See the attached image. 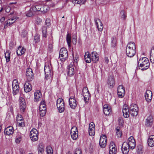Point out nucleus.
<instances>
[{
  "instance_id": "nucleus-1",
  "label": "nucleus",
  "mask_w": 154,
  "mask_h": 154,
  "mask_svg": "<svg viewBox=\"0 0 154 154\" xmlns=\"http://www.w3.org/2000/svg\"><path fill=\"white\" fill-rule=\"evenodd\" d=\"M127 56L130 57H133L136 53V46L133 42H130L128 44L126 50Z\"/></svg>"
},
{
  "instance_id": "nucleus-2",
  "label": "nucleus",
  "mask_w": 154,
  "mask_h": 154,
  "mask_svg": "<svg viewBox=\"0 0 154 154\" xmlns=\"http://www.w3.org/2000/svg\"><path fill=\"white\" fill-rule=\"evenodd\" d=\"M138 63H140V69L141 70H144L148 69L149 66V63L148 58L144 57L140 58Z\"/></svg>"
},
{
  "instance_id": "nucleus-3",
  "label": "nucleus",
  "mask_w": 154,
  "mask_h": 154,
  "mask_svg": "<svg viewBox=\"0 0 154 154\" xmlns=\"http://www.w3.org/2000/svg\"><path fill=\"white\" fill-rule=\"evenodd\" d=\"M59 57L62 62H64L68 58V53L65 48H61L60 51Z\"/></svg>"
},
{
  "instance_id": "nucleus-4",
  "label": "nucleus",
  "mask_w": 154,
  "mask_h": 154,
  "mask_svg": "<svg viewBox=\"0 0 154 154\" xmlns=\"http://www.w3.org/2000/svg\"><path fill=\"white\" fill-rule=\"evenodd\" d=\"M57 106L60 112H63L65 110V103L63 99L59 98L57 100Z\"/></svg>"
},
{
  "instance_id": "nucleus-5",
  "label": "nucleus",
  "mask_w": 154,
  "mask_h": 154,
  "mask_svg": "<svg viewBox=\"0 0 154 154\" xmlns=\"http://www.w3.org/2000/svg\"><path fill=\"white\" fill-rule=\"evenodd\" d=\"M129 110L130 114L132 116H135L137 115L138 108L136 104L133 103L131 104Z\"/></svg>"
},
{
  "instance_id": "nucleus-6",
  "label": "nucleus",
  "mask_w": 154,
  "mask_h": 154,
  "mask_svg": "<svg viewBox=\"0 0 154 154\" xmlns=\"http://www.w3.org/2000/svg\"><path fill=\"white\" fill-rule=\"evenodd\" d=\"M30 137L33 141L37 140L38 138V132L35 128H33L30 132Z\"/></svg>"
},
{
  "instance_id": "nucleus-7",
  "label": "nucleus",
  "mask_w": 154,
  "mask_h": 154,
  "mask_svg": "<svg viewBox=\"0 0 154 154\" xmlns=\"http://www.w3.org/2000/svg\"><path fill=\"white\" fill-rule=\"evenodd\" d=\"M76 66H74V65L72 64V63L67 66L66 72L68 76L71 77L73 75L75 72L74 67Z\"/></svg>"
},
{
  "instance_id": "nucleus-8",
  "label": "nucleus",
  "mask_w": 154,
  "mask_h": 154,
  "mask_svg": "<svg viewBox=\"0 0 154 154\" xmlns=\"http://www.w3.org/2000/svg\"><path fill=\"white\" fill-rule=\"evenodd\" d=\"M45 77L46 78L51 77L52 75L51 66L50 65H45L44 67Z\"/></svg>"
},
{
  "instance_id": "nucleus-9",
  "label": "nucleus",
  "mask_w": 154,
  "mask_h": 154,
  "mask_svg": "<svg viewBox=\"0 0 154 154\" xmlns=\"http://www.w3.org/2000/svg\"><path fill=\"white\" fill-rule=\"evenodd\" d=\"M42 39L41 41L42 45H46L47 44L46 38L47 36V27L43 26L42 28Z\"/></svg>"
},
{
  "instance_id": "nucleus-10",
  "label": "nucleus",
  "mask_w": 154,
  "mask_h": 154,
  "mask_svg": "<svg viewBox=\"0 0 154 154\" xmlns=\"http://www.w3.org/2000/svg\"><path fill=\"white\" fill-rule=\"evenodd\" d=\"M13 94L14 95L17 94L19 92V86L18 83L16 79L14 80L12 83Z\"/></svg>"
},
{
  "instance_id": "nucleus-11",
  "label": "nucleus",
  "mask_w": 154,
  "mask_h": 154,
  "mask_svg": "<svg viewBox=\"0 0 154 154\" xmlns=\"http://www.w3.org/2000/svg\"><path fill=\"white\" fill-rule=\"evenodd\" d=\"M69 105L70 107L72 109H75L77 103L75 98L73 96H71L69 98Z\"/></svg>"
},
{
  "instance_id": "nucleus-12",
  "label": "nucleus",
  "mask_w": 154,
  "mask_h": 154,
  "mask_svg": "<svg viewBox=\"0 0 154 154\" xmlns=\"http://www.w3.org/2000/svg\"><path fill=\"white\" fill-rule=\"evenodd\" d=\"M27 80L28 82L32 81L33 79V73L31 69L27 68L26 72Z\"/></svg>"
},
{
  "instance_id": "nucleus-13",
  "label": "nucleus",
  "mask_w": 154,
  "mask_h": 154,
  "mask_svg": "<svg viewBox=\"0 0 154 154\" xmlns=\"http://www.w3.org/2000/svg\"><path fill=\"white\" fill-rule=\"evenodd\" d=\"M70 134L73 140H76L77 139L78 136V132L76 127L74 126L71 128Z\"/></svg>"
},
{
  "instance_id": "nucleus-14",
  "label": "nucleus",
  "mask_w": 154,
  "mask_h": 154,
  "mask_svg": "<svg viewBox=\"0 0 154 154\" xmlns=\"http://www.w3.org/2000/svg\"><path fill=\"white\" fill-rule=\"evenodd\" d=\"M46 6H42L40 5H37L35 7H32V9H33L34 11H44V12H47L49 8L47 7L48 8H46Z\"/></svg>"
},
{
  "instance_id": "nucleus-15",
  "label": "nucleus",
  "mask_w": 154,
  "mask_h": 154,
  "mask_svg": "<svg viewBox=\"0 0 154 154\" xmlns=\"http://www.w3.org/2000/svg\"><path fill=\"white\" fill-rule=\"evenodd\" d=\"M128 144L130 149H134L136 146V143L134 137L132 136L129 137L128 138Z\"/></svg>"
},
{
  "instance_id": "nucleus-16",
  "label": "nucleus",
  "mask_w": 154,
  "mask_h": 154,
  "mask_svg": "<svg viewBox=\"0 0 154 154\" xmlns=\"http://www.w3.org/2000/svg\"><path fill=\"white\" fill-rule=\"evenodd\" d=\"M107 140L106 135L103 134L100 137L99 141V144L101 147L104 148L106 146Z\"/></svg>"
},
{
  "instance_id": "nucleus-17",
  "label": "nucleus",
  "mask_w": 154,
  "mask_h": 154,
  "mask_svg": "<svg viewBox=\"0 0 154 154\" xmlns=\"http://www.w3.org/2000/svg\"><path fill=\"white\" fill-rule=\"evenodd\" d=\"M118 95L120 98H122L125 95V90L122 85H119L118 88Z\"/></svg>"
},
{
  "instance_id": "nucleus-18",
  "label": "nucleus",
  "mask_w": 154,
  "mask_h": 154,
  "mask_svg": "<svg viewBox=\"0 0 154 154\" xmlns=\"http://www.w3.org/2000/svg\"><path fill=\"white\" fill-rule=\"evenodd\" d=\"M107 83L109 88H111L113 87L115 82L113 76L110 75L108 77Z\"/></svg>"
},
{
  "instance_id": "nucleus-19",
  "label": "nucleus",
  "mask_w": 154,
  "mask_h": 154,
  "mask_svg": "<svg viewBox=\"0 0 154 154\" xmlns=\"http://www.w3.org/2000/svg\"><path fill=\"white\" fill-rule=\"evenodd\" d=\"M122 112L123 113V116L125 118H127L129 117L130 111L128 109V107L127 105L125 104L124 105L123 109Z\"/></svg>"
},
{
  "instance_id": "nucleus-20",
  "label": "nucleus",
  "mask_w": 154,
  "mask_h": 154,
  "mask_svg": "<svg viewBox=\"0 0 154 154\" xmlns=\"http://www.w3.org/2000/svg\"><path fill=\"white\" fill-rule=\"evenodd\" d=\"M117 149L114 142H111L109 145V154H116Z\"/></svg>"
},
{
  "instance_id": "nucleus-21",
  "label": "nucleus",
  "mask_w": 154,
  "mask_h": 154,
  "mask_svg": "<svg viewBox=\"0 0 154 154\" xmlns=\"http://www.w3.org/2000/svg\"><path fill=\"white\" fill-rule=\"evenodd\" d=\"M122 151L123 154H128L130 149L129 148L128 143L124 142L122 146Z\"/></svg>"
},
{
  "instance_id": "nucleus-22",
  "label": "nucleus",
  "mask_w": 154,
  "mask_h": 154,
  "mask_svg": "<svg viewBox=\"0 0 154 154\" xmlns=\"http://www.w3.org/2000/svg\"><path fill=\"white\" fill-rule=\"evenodd\" d=\"M94 21L98 31H102L103 30V26L101 20L99 19H95Z\"/></svg>"
},
{
  "instance_id": "nucleus-23",
  "label": "nucleus",
  "mask_w": 154,
  "mask_h": 154,
  "mask_svg": "<svg viewBox=\"0 0 154 154\" xmlns=\"http://www.w3.org/2000/svg\"><path fill=\"white\" fill-rule=\"evenodd\" d=\"M91 61L92 60L94 63H95L98 60V55L96 52H92L91 54Z\"/></svg>"
},
{
  "instance_id": "nucleus-24",
  "label": "nucleus",
  "mask_w": 154,
  "mask_h": 154,
  "mask_svg": "<svg viewBox=\"0 0 154 154\" xmlns=\"http://www.w3.org/2000/svg\"><path fill=\"white\" fill-rule=\"evenodd\" d=\"M145 97L147 102H150L151 101L152 97V91L149 90H147L145 94Z\"/></svg>"
},
{
  "instance_id": "nucleus-25",
  "label": "nucleus",
  "mask_w": 154,
  "mask_h": 154,
  "mask_svg": "<svg viewBox=\"0 0 154 154\" xmlns=\"http://www.w3.org/2000/svg\"><path fill=\"white\" fill-rule=\"evenodd\" d=\"M14 131V129L13 127L10 126L7 127L5 129L4 131V133L5 134L10 135L12 134Z\"/></svg>"
},
{
  "instance_id": "nucleus-26",
  "label": "nucleus",
  "mask_w": 154,
  "mask_h": 154,
  "mask_svg": "<svg viewBox=\"0 0 154 154\" xmlns=\"http://www.w3.org/2000/svg\"><path fill=\"white\" fill-rule=\"evenodd\" d=\"M16 20V17H13L12 18L8 19L5 21L4 27L7 28L8 26H10L14 23Z\"/></svg>"
},
{
  "instance_id": "nucleus-27",
  "label": "nucleus",
  "mask_w": 154,
  "mask_h": 154,
  "mask_svg": "<svg viewBox=\"0 0 154 154\" xmlns=\"http://www.w3.org/2000/svg\"><path fill=\"white\" fill-rule=\"evenodd\" d=\"M29 82H26L24 86V91L26 93L29 92L32 90V86Z\"/></svg>"
},
{
  "instance_id": "nucleus-28",
  "label": "nucleus",
  "mask_w": 154,
  "mask_h": 154,
  "mask_svg": "<svg viewBox=\"0 0 154 154\" xmlns=\"http://www.w3.org/2000/svg\"><path fill=\"white\" fill-rule=\"evenodd\" d=\"M54 43L53 40V37L51 36H50L48 38V50L50 51H51V50L53 49V44Z\"/></svg>"
},
{
  "instance_id": "nucleus-29",
  "label": "nucleus",
  "mask_w": 154,
  "mask_h": 154,
  "mask_svg": "<svg viewBox=\"0 0 154 154\" xmlns=\"http://www.w3.org/2000/svg\"><path fill=\"white\" fill-rule=\"evenodd\" d=\"M148 145L150 147L154 146V135L150 136L148 140Z\"/></svg>"
},
{
  "instance_id": "nucleus-30",
  "label": "nucleus",
  "mask_w": 154,
  "mask_h": 154,
  "mask_svg": "<svg viewBox=\"0 0 154 154\" xmlns=\"http://www.w3.org/2000/svg\"><path fill=\"white\" fill-rule=\"evenodd\" d=\"M153 119L152 116H149L146 119V122L145 125L147 127L151 126L152 124Z\"/></svg>"
},
{
  "instance_id": "nucleus-31",
  "label": "nucleus",
  "mask_w": 154,
  "mask_h": 154,
  "mask_svg": "<svg viewBox=\"0 0 154 154\" xmlns=\"http://www.w3.org/2000/svg\"><path fill=\"white\" fill-rule=\"evenodd\" d=\"M42 97V94L40 91L37 90L34 94V98L36 101H38L39 99Z\"/></svg>"
},
{
  "instance_id": "nucleus-32",
  "label": "nucleus",
  "mask_w": 154,
  "mask_h": 154,
  "mask_svg": "<svg viewBox=\"0 0 154 154\" xmlns=\"http://www.w3.org/2000/svg\"><path fill=\"white\" fill-rule=\"evenodd\" d=\"M84 58L85 60L87 63H89L91 62V55H90L89 52L87 51L85 52L84 56Z\"/></svg>"
},
{
  "instance_id": "nucleus-33",
  "label": "nucleus",
  "mask_w": 154,
  "mask_h": 154,
  "mask_svg": "<svg viewBox=\"0 0 154 154\" xmlns=\"http://www.w3.org/2000/svg\"><path fill=\"white\" fill-rule=\"evenodd\" d=\"M25 51L26 49L23 47L20 46L17 51V53L18 55L20 56L24 54Z\"/></svg>"
},
{
  "instance_id": "nucleus-34",
  "label": "nucleus",
  "mask_w": 154,
  "mask_h": 154,
  "mask_svg": "<svg viewBox=\"0 0 154 154\" xmlns=\"http://www.w3.org/2000/svg\"><path fill=\"white\" fill-rule=\"evenodd\" d=\"M44 146L42 143H40L38 148V152L42 153L44 151Z\"/></svg>"
},
{
  "instance_id": "nucleus-35",
  "label": "nucleus",
  "mask_w": 154,
  "mask_h": 154,
  "mask_svg": "<svg viewBox=\"0 0 154 154\" xmlns=\"http://www.w3.org/2000/svg\"><path fill=\"white\" fill-rule=\"evenodd\" d=\"M150 60L151 62L154 63V47L151 49L150 53Z\"/></svg>"
},
{
  "instance_id": "nucleus-36",
  "label": "nucleus",
  "mask_w": 154,
  "mask_h": 154,
  "mask_svg": "<svg viewBox=\"0 0 154 154\" xmlns=\"http://www.w3.org/2000/svg\"><path fill=\"white\" fill-rule=\"evenodd\" d=\"M73 62L72 63L73 65L75 66H77V62L79 60V57L78 55L76 54L75 56L74 57L73 55Z\"/></svg>"
},
{
  "instance_id": "nucleus-37",
  "label": "nucleus",
  "mask_w": 154,
  "mask_h": 154,
  "mask_svg": "<svg viewBox=\"0 0 154 154\" xmlns=\"http://www.w3.org/2000/svg\"><path fill=\"white\" fill-rule=\"evenodd\" d=\"M66 40L69 47L71 46V34L68 33L66 37Z\"/></svg>"
},
{
  "instance_id": "nucleus-38",
  "label": "nucleus",
  "mask_w": 154,
  "mask_h": 154,
  "mask_svg": "<svg viewBox=\"0 0 154 154\" xmlns=\"http://www.w3.org/2000/svg\"><path fill=\"white\" fill-rule=\"evenodd\" d=\"M46 105L45 103V101L43 100H42L39 106V110H41L42 109H46Z\"/></svg>"
},
{
  "instance_id": "nucleus-39",
  "label": "nucleus",
  "mask_w": 154,
  "mask_h": 154,
  "mask_svg": "<svg viewBox=\"0 0 154 154\" xmlns=\"http://www.w3.org/2000/svg\"><path fill=\"white\" fill-rule=\"evenodd\" d=\"M22 140V136L20 133H18L16 137L15 140V142L17 143H19Z\"/></svg>"
},
{
  "instance_id": "nucleus-40",
  "label": "nucleus",
  "mask_w": 154,
  "mask_h": 154,
  "mask_svg": "<svg viewBox=\"0 0 154 154\" xmlns=\"http://www.w3.org/2000/svg\"><path fill=\"white\" fill-rule=\"evenodd\" d=\"M46 151L47 154H53V149L50 146H48L46 147Z\"/></svg>"
},
{
  "instance_id": "nucleus-41",
  "label": "nucleus",
  "mask_w": 154,
  "mask_h": 154,
  "mask_svg": "<svg viewBox=\"0 0 154 154\" xmlns=\"http://www.w3.org/2000/svg\"><path fill=\"white\" fill-rule=\"evenodd\" d=\"M142 146L141 145H138L137 147V151L138 154H142Z\"/></svg>"
},
{
  "instance_id": "nucleus-42",
  "label": "nucleus",
  "mask_w": 154,
  "mask_h": 154,
  "mask_svg": "<svg viewBox=\"0 0 154 154\" xmlns=\"http://www.w3.org/2000/svg\"><path fill=\"white\" fill-rule=\"evenodd\" d=\"M111 45L112 46L115 47L116 46L117 44V40L116 37L113 36L112 38Z\"/></svg>"
},
{
  "instance_id": "nucleus-43",
  "label": "nucleus",
  "mask_w": 154,
  "mask_h": 154,
  "mask_svg": "<svg viewBox=\"0 0 154 154\" xmlns=\"http://www.w3.org/2000/svg\"><path fill=\"white\" fill-rule=\"evenodd\" d=\"M20 108L21 112L23 113L24 112L25 108L26 107V104H23V103H20Z\"/></svg>"
},
{
  "instance_id": "nucleus-44",
  "label": "nucleus",
  "mask_w": 154,
  "mask_h": 154,
  "mask_svg": "<svg viewBox=\"0 0 154 154\" xmlns=\"http://www.w3.org/2000/svg\"><path fill=\"white\" fill-rule=\"evenodd\" d=\"M84 98V100L85 102H86L89 100L90 97V93H87V94L83 95Z\"/></svg>"
},
{
  "instance_id": "nucleus-45",
  "label": "nucleus",
  "mask_w": 154,
  "mask_h": 154,
  "mask_svg": "<svg viewBox=\"0 0 154 154\" xmlns=\"http://www.w3.org/2000/svg\"><path fill=\"white\" fill-rule=\"evenodd\" d=\"M34 10L32 8H31L28 12L26 14V16L28 17H31L34 14L33 13Z\"/></svg>"
},
{
  "instance_id": "nucleus-46",
  "label": "nucleus",
  "mask_w": 154,
  "mask_h": 154,
  "mask_svg": "<svg viewBox=\"0 0 154 154\" xmlns=\"http://www.w3.org/2000/svg\"><path fill=\"white\" fill-rule=\"evenodd\" d=\"M72 41L73 44L75 45L77 42V36L76 34H74L72 36Z\"/></svg>"
},
{
  "instance_id": "nucleus-47",
  "label": "nucleus",
  "mask_w": 154,
  "mask_h": 154,
  "mask_svg": "<svg viewBox=\"0 0 154 154\" xmlns=\"http://www.w3.org/2000/svg\"><path fill=\"white\" fill-rule=\"evenodd\" d=\"M116 134L119 137H121L122 136V133L120 131L119 128H117L116 129Z\"/></svg>"
},
{
  "instance_id": "nucleus-48",
  "label": "nucleus",
  "mask_w": 154,
  "mask_h": 154,
  "mask_svg": "<svg viewBox=\"0 0 154 154\" xmlns=\"http://www.w3.org/2000/svg\"><path fill=\"white\" fill-rule=\"evenodd\" d=\"M103 111L105 115H109L110 112H111V109L109 108L106 109H104Z\"/></svg>"
},
{
  "instance_id": "nucleus-49",
  "label": "nucleus",
  "mask_w": 154,
  "mask_h": 154,
  "mask_svg": "<svg viewBox=\"0 0 154 154\" xmlns=\"http://www.w3.org/2000/svg\"><path fill=\"white\" fill-rule=\"evenodd\" d=\"M34 40L35 43H37L40 40V36L39 35L36 34L34 36Z\"/></svg>"
},
{
  "instance_id": "nucleus-50",
  "label": "nucleus",
  "mask_w": 154,
  "mask_h": 154,
  "mask_svg": "<svg viewBox=\"0 0 154 154\" xmlns=\"http://www.w3.org/2000/svg\"><path fill=\"white\" fill-rule=\"evenodd\" d=\"M95 128H93V129H90L89 130V134L91 136H94L95 134Z\"/></svg>"
},
{
  "instance_id": "nucleus-51",
  "label": "nucleus",
  "mask_w": 154,
  "mask_h": 154,
  "mask_svg": "<svg viewBox=\"0 0 154 154\" xmlns=\"http://www.w3.org/2000/svg\"><path fill=\"white\" fill-rule=\"evenodd\" d=\"M120 15L122 18L125 19L126 17V15L124 11L122 10L120 12Z\"/></svg>"
},
{
  "instance_id": "nucleus-52",
  "label": "nucleus",
  "mask_w": 154,
  "mask_h": 154,
  "mask_svg": "<svg viewBox=\"0 0 154 154\" xmlns=\"http://www.w3.org/2000/svg\"><path fill=\"white\" fill-rule=\"evenodd\" d=\"M40 112V114L41 116H44L46 112V109H42L41 110H39Z\"/></svg>"
},
{
  "instance_id": "nucleus-53",
  "label": "nucleus",
  "mask_w": 154,
  "mask_h": 154,
  "mask_svg": "<svg viewBox=\"0 0 154 154\" xmlns=\"http://www.w3.org/2000/svg\"><path fill=\"white\" fill-rule=\"evenodd\" d=\"M83 94H87V93H89L88 88L86 87H84L82 89Z\"/></svg>"
},
{
  "instance_id": "nucleus-54",
  "label": "nucleus",
  "mask_w": 154,
  "mask_h": 154,
  "mask_svg": "<svg viewBox=\"0 0 154 154\" xmlns=\"http://www.w3.org/2000/svg\"><path fill=\"white\" fill-rule=\"evenodd\" d=\"M20 104V103H23V104H26L25 99L22 97H20L19 100Z\"/></svg>"
},
{
  "instance_id": "nucleus-55",
  "label": "nucleus",
  "mask_w": 154,
  "mask_h": 154,
  "mask_svg": "<svg viewBox=\"0 0 154 154\" xmlns=\"http://www.w3.org/2000/svg\"><path fill=\"white\" fill-rule=\"evenodd\" d=\"M51 20L47 18L45 21V25L46 26H48L51 25Z\"/></svg>"
},
{
  "instance_id": "nucleus-56",
  "label": "nucleus",
  "mask_w": 154,
  "mask_h": 154,
  "mask_svg": "<svg viewBox=\"0 0 154 154\" xmlns=\"http://www.w3.org/2000/svg\"><path fill=\"white\" fill-rule=\"evenodd\" d=\"M20 126L24 127L25 126V124L23 120L21 119L18 123Z\"/></svg>"
},
{
  "instance_id": "nucleus-57",
  "label": "nucleus",
  "mask_w": 154,
  "mask_h": 154,
  "mask_svg": "<svg viewBox=\"0 0 154 154\" xmlns=\"http://www.w3.org/2000/svg\"><path fill=\"white\" fill-rule=\"evenodd\" d=\"M74 154H82V152L80 149H76L75 150Z\"/></svg>"
},
{
  "instance_id": "nucleus-58",
  "label": "nucleus",
  "mask_w": 154,
  "mask_h": 154,
  "mask_svg": "<svg viewBox=\"0 0 154 154\" xmlns=\"http://www.w3.org/2000/svg\"><path fill=\"white\" fill-rule=\"evenodd\" d=\"M42 21V20L39 18H37L36 20V23L37 24H40Z\"/></svg>"
},
{
  "instance_id": "nucleus-59",
  "label": "nucleus",
  "mask_w": 154,
  "mask_h": 154,
  "mask_svg": "<svg viewBox=\"0 0 154 154\" xmlns=\"http://www.w3.org/2000/svg\"><path fill=\"white\" fill-rule=\"evenodd\" d=\"M5 10L6 12L8 13L11 10V8L9 6H6L5 8Z\"/></svg>"
},
{
  "instance_id": "nucleus-60",
  "label": "nucleus",
  "mask_w": 154,
  "mask_h": 154,
  "mask_svg": "<svg viewBox=\"0 0 154 154\" xmlns=\"http://www.w3.org/2000/svg\"><path fill=\"white\" fill-rule=\"evenodd\" d=\"M10 57V52L9 51H7L5 53V57Z\"/></svg>"
},
{
  "instance_id": "nucleus-61",
  "label": "nucleus",
  "mask_w": 154,
  "mask_h": 154,
  "mask_svg": "<svg viewBox=\"0 0 154 154\" xmlns=\"http://www.w3.org/2000/svg\"><path fill=\"white\" fill-rule=\"evenodd\" d=\"M72 2L73 3L80 4V2L79 0H73Z\"/></svg>"
},
{
  "instance_id": "nucleus-62",
  "label": "nucleus",
  "mask_w": 154,
  "mask_h": 154,
  "mask_svg": "<svg viewBox=\"0 0 154 154\" xmlns=\"http://www.w3.org/2000/svg\"><path fill=\"white\" fill-rule=\"evenodd\" d=\"M118 121L119 124H122V123H123V120L122 118H119L118 119Z\"/></svg>"
},
{
  "instance_id": "nucleus-63",
  "label": "nucleus",
  "mask_w": 154,
  "mask_h": 154,
  "mask_svg": "<svg viewBox=\"0 0 154 154\" xmlns=\"http://www.w3.org/2000/svg\"><path fill=\"white\" fill-rule=\"evenodd\" d=\"M80 2V4H83L85 3L86 0H79Z\"/></svg>"
},
{
  "instance_id": "nucleus-64",
  "label": "nucleus",
  "mask_w": 154,
  "mask_h": 154,
  "mask_svg": "<svg viewBox=\"0 0 154 154\" xmlns=\"http://www.w3.org/2000/svg\"><path fill=\"white\" fill-rule=\"evenodd\" d=\"M7 62H8L10 61V57H5Z\"/></svg>"
}]
</instances>
